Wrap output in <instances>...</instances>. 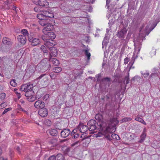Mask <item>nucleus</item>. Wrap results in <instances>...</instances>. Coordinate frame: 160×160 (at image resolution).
I'll list each match as a JSON object with an SVG mask.
<instances>
[{"label":"nucleus","mask_w":160,"mask_h":160,"mask_svg":"<svg viewBox=\"0 0 160 160\" xmlns=\"http://www.w3.org/2000/svg\"><path fill=\"white\" fill-rule=\"evenodd\" d=\"M50 67L51 65L49 62L43 59L38 64L36 69L39 72H44L48 69H50Z\"/></svg>","instance_id":"nucleus-1"},{"label":"nucleus","mask_w":160,"mask_h":160,"mask_svg":"<svg viewBox=\"0 0 160 160\" xmlns=\"http://www.w3.org/2000/svg\"><path fill=\"white\" fill-rule=\"evenodd\" d=\"M38 84L42 87H45L48 84V76L46 74H41L37 78Z\"/></svg>","instance_id":"nucleus-2"},{"label":"nucleus","mask_w":160,"mask_h":160,"mask_svg":"<svg viewBox=\"0 0 160 160\" xmlns=\"http://www.w3.org/2000/svg\"><path fill=\"white\" fill-rule=\"evenodd\" d=\"M145 36L142 33H140L138 37L136 39L134 40L135 49H138V51H140L141 47L139 46L142 43L143 39H144Z\"/></svg>","instance_id":"nucleus-3"},{"label":"nucleus","mask_w":160,"mask_h":160,"mask_svg":"<svg viewBox=\"0 0 160 160\" xmlns=\"http://www.w3.org/2000/svg\"><path fill=\"white\" fill-rule=\"evenodd\" d=\"M50 51V58L49 59V60H50L51 57L52 56L56 57L58 55V51L57 49L55 47H48Z\"/></svg>","instance_id":"nucleus-4"},{"label":"nucleus","mask_w":160,"mask_h":160,"mask_svg":"<svg viewBox=\"0 0 160 160\" xmlns=\"http://www.w3.org/2000/svg\"><path fill=\"white\" fill-rule=\"evenodd\" d=\"M127 32L126 29L124 28L123 29L118 32L117 36L119 38L123 39L125 37V36Z\"/></svg>","instance_id":"nucleus-5"},{"label":"nucleus","mask_w":160,"mask_h":160,"mask_svg":"<svg viewBox=\"0 0 160 160\" xmlns=\"http://www.w3.org/2000/svg\"><path fill=\"white\" fill-rule=\"evenodd\" d=\"M96 124H97V126L99 127L98 130L99 131H102L103 130L104 128H101L100 123H98L95 120H90L87 123L88 125L89 126L93 125H96Z\"/></svg>","instance_id":"nucleus-6"},{"label":"nucleus","mask_w":160,"mask_h":160,"mask_svg":"<svg viewBox=\"0 0 160 160\" xmlns=\"http://www.w3.org/2000/svg\"><path fill=\"white\" fill-rule=\"evenodd\" d=\"M70 133V130L68 128L63 129L61 132V136L63 138L67 137Z\"/></svg>","instance_id":"nucleus-7"},{"label":"nucleus","mask_w":160,"mask_h":160,"mask_svg":"<svg viewBox=\"0 0 160 160\" xmlns=\"http://www.w3.org/2000/svg\"><path fill=\"white\" fill-rule=\"evenodd\" d=\"M38 113L42 117H45L48 115V112L47 109L43 108L39 110Z\"/></svg>","instance_id":"nucleus-8"},{"label":"nucleus","mask_w":160,"mask_h":160,"mask_svg":"<svg viewBox=\"0 0 160 160\" xmlns=\"http://www.w3.org/2000/svg\"><path fill=\"white\" fill-rule=\"evenodd\" d=\"M77 128L80 129V131L84 133L86 132L88 129V128L86 125H84L83 124L79 123Z\"/></svg>","instance_id":"nucleus-9"},{"label":"nucleus","mask_w":160,"mask_h":160,"mask_svg":"<svg viewBox=\"0 0 160 160\" xmlns=\"http://www.w3.org/2000/svg\"><path fill=\"white\" fill-rule=\"evenodd\" d=\"M45 106V104L41 100H38L35 102L34 104L35 107L37 108H43Z\"/></svg>","instance_id":"nucleus-10"},{"label":"nucleus","mask_w":160,"mask_h":160,"mask_svg":"<svg viewBox=\"0 0 160 160\" xmlns=\"http://www.w3.org/2000/svg\"><path fill=\"white\" fill-rule=\"evenodd\" d=\"M63 158L62 155L61 154H59L56 156L54 155L50 156L48 160H62Z\"/></svg>","instance_id":"nucleus-11"},{"label":"nucleus","mask_w":160,"mask_h":160,"mask_svg":"<svg viewBox=\"0 0 160 160\" xmlns=\"http://www.w3.org/2000/svg\"><path fill=\"white\" fill-rule=\"evenodd\" d=\"M95 118L98 121V123H100L101 128H103L104 126L103 125V122L102 120V115L99 114H97L95 116Z\"/></svg>","instance_id":"nucleus-12"},{"label":"nucleus","mask_w":160,"mask_h":160,"mask_svg":"<svg viewBox=\"0 0 160 160\" xmlns=\"http://www.w3.org/2000/svg\"><path fill=\"white\" fill-rule=\"evenodd\" d=\"M46 26L42 30V32L44 34H46L48 32H51L53 28L52 26L50 23H48Z\"/></svg>","instance_id":"nucleus-13"},{"label":"nucleus","mask_w":160,"mask_h":160,"mask_svg":"<svg viewBox=\"0 0 160 160\" xmlns=\"http://www.w3.org/2000/svg\"><path fill=\"white\" fill-rule=\"evenodd\" d=\"M17 39L22 44H24L26 43V38L25 35H18L17 37Z\"/></svg>","instance_id":"nucleus-14"},{"label":"nucleus","mask_w":160,"mask_h":160,"mask_svg":"<svg viewBox=\"0 0 160 160\" xmlns=\"http://www.w3.org/2000/svg\"><path fill=\"white\" fill-rule=\"evenodd\" d=\"M119 123V121L116 118H112L110 119V124L114 128L116 127Z\"/></svg>","instance_id":"nucleus-15"},{"label":"nucleus","mask_w":160,"mask_h":160,"mask_svg":"<svg viewBox=\"0 0 160 160\" xmlns=\"http://www.w3.org/2000/svg\"><path fill=\"white\" fill-rule=\"evenodd\" d=\"M44 16H45L46 20L48 19L49 18H52L54 17L53 14L48 11H44Z\"/></svg>","instance_id":"nucleus-16"},{"label":"nucleus","mask_w":160,"mask_h":160,"mask_svg":"<svg viewBox=\"0 0 160 160\" xmlns=\"http://www.w3.org/2000/svg\"><path fill=\"white\" fill-rule=\"evenodd\" d=\"M38 5L42 7H47L48 2L46 0H39L38 2Z\"/></svg>","instance_id":"nucleus-17"},{"label":"nucleus","mask_w":160,"mask_h":160,"mask_svg":"<svg viewBox=\"0 0 160 160\" xmlns=\"http://www.w3.org/2000/svg\"><path fill=\"white\" fill-rule=\"evenodd\" d=\"M47 133L52 136H56L58 135V132L55 129H51L48 130Z\"/></svg>","instance_id":"nucleus-18"},{"label":"nucleus","mask_w":160,"mask_h":160,"mask_svg":"<svg viewBox=\"0 0 160 160\" xmlns=\"http://www.w3.org/2000/svg\"><path fill=\"white\" fill-rule=\"evenodd\" d=\"M130 81V79L129 78V73H128V75L127 76H126L125 77L124 79H122V81L120 82L121 86H122V84H126L125 85V87H126V85L128 84Z\"/></svg>","instance_id":"nucleus-19"},{"label":"nucleus","mask_w":160,"mask_h":160,"mask_svg":"<svg viewBox=\"0 0 160 160\" xmlns=\"http://www.w3.org/2000/svg\"><path fill=\"white\" fill-rule=\"evenodd\" d=\"M31 44L34 46H37L41 42L40 40L39 39L37 38H34L31 41Z\"/></svg>","instance_id":"nucleus-20"},{"label":"nucleus","mask_w":160,"mask_h":160,"mask_svg":"<svg viewBox=\"0 0 160 160\" xmlns=\"http://www.w3.org/2000/svg\"><path fill=\"white\" fill-rule=\"evenodd\" d=\"M45 35L47 36L48 38L51 39H54L56 37V35L54 33L52 32H48L46 34H44Z\"/></svg>","instance_id":"nucleus-21"},{"label":"nucleus","mask_w":160,"mask_h":160,"mask_svg":"<svg viewBox=\"0 0 160 160\" xmlns=\"http://www.w3.org/2000/svg\"><path fill=\"white\" fill-rule=\"evenodd\" d=\"M160 21V18H158L157 21H156V20L154 21L152 25V27H153L151 28L150 29L149 32H146V35H148L149 33L150 32L152 31L154 28L157 26V23Z\"/></svg>","instance_id":"nucleus-22"},{"label":"nucleus","mask_w":160,"mask_h":160,"mask_svg":"<svg viewBox=\"0 0 160 160\" xmlns=\"http://www.w3.org/2000/svg\"><path fill=\"white\" fill-rule=\"evenodd\" d=\"M10 40V39L9 38L5 37L3 38L2 42L5 44L11 45L12 44V43Z\"/></svg>","instance_id":"nucleus-23"},{"label":"nucleus","mask_w":160,"mask_h":160,"mask_svg":"<svg viewBox=\"0 0 160 160\" xmlns=\"http://www.w3.org/2000/svg\"><path fill=\"white\" fill-rule=\"evenodd\" d=\"M111 81V78L107 77L102 78L101 80V83L106 85L108 82L109 83Z\"/></svg>","instance_id":"nucleus-24"},{"label":"nucleus","mask_w":160,"mask_h":160,"mask_svg":"<svg viewBox=\"0 0 160 160\" xmlns=\"http://www.w3.org/2000/svg\"><path fill=\"white\" fill-rule=\"evenodd\" d=\"M41 49L44 53V56L46 58L48 56V51L46 47L44 45H42L41 47Z\"/></svg>","instance_id":"nucleus-25"},{"label":"nucleus","mask_w":160,"mask_h":160,"mask_svg":"<svg viewBox=\"0 0 160 160\" xmlns=\"http://www.w3.org/2000/svg\"><path fill=\"white\" fill-rule=\"evenodd\" d=\"M53 39L49 38L48 42H47L46 43H45L44 44L47 47L48 46H47L48 45H49L52 47L54 46L55 45V42H53Z\"/></svg>","instance_id":"nucleus-26"},{"label":"nucleus","mask_w":160,"mask_h":160,"mask_svg":"<svg viewBox=\"0 0 160 160\" xmlns=\"http://www.w3.org/2000/svg\"><path fill=\"white\" fill-rule=\"evenodd\" d=\"M34 92L32 90L25 91V96L28 98L31 96L33 95Z\"/></svg>","instance_id":"nucleus-27"},{"label":"nucleus","mask_w":160,"mask_h":160,"mask_svg":"<svg viewBox=\"0 0 160 160\" xmlns=\"http://www.w3.org/2000/svg\"><path fill=\"white\" fill-rule=\"evenodd\" d=\"M26 85L25 88L26 91H28L29 90H32V88L33 87V85L32 84H30V83H27L25 84Z\"/></svg>","instance_id":"nucleus-28"},{"label":"nucleus","mask_w":160,"mask_h":160,"mask_svg":"<svg viewBox=\"0 0 160 160\" xmlns=\"http://www.w3.org/2000/svg\"><path fill=\"white\" fill-rule=\"evenodd\" d=\"M37 17L38 19L41 20H46L45 16H44V12L42 13L38 14L37 15Z\"/></svg>","instance_id":"nucleus-29"},{"label":"nucleus","mask_w":160,"mask_h":160,"mask_svg":"<svg viewBox=\"0 0 160 160\" xmlns=\"http://www.w3.org/2000/svg\"><path fill=\"white\" fill-rule=\"evenodd\" d=\"M35 68L33 66H29L28 70L29 72L30 73L32 74L35 71Z\"/></svg>","instance_id":"nucleus-30"},{"label":"nucleus","mask_w":160,"mask_h":160,"mask_svg":"<svg viewBox=\"0 0 160 160\" xmlns=\"http://www.w3.org/2000/svg\"><path fill=\"white\" fill-rule=\"evenodd\" d=\"M62 70V68L59 67H55L53 69V72L56 73H58L60 72Z\"/></svg>","instance_id":"nucleus-31"},{"label":"nucleus","mask_w":160,"mask_h":160,"mask_svg":"<svg viewBox=\"0 0 160 160\" xmlns=\"http://www.w3.org/2000/svg\"><path fill=\"white\" fill-rule=\"evenodd\" d=\"M51 61L53 64L55 66H58L59 63V61L55 58H52Z\"/></svg>","instance_id":"nucleus-32"},{"label":"nucleus","mask_w":160,"mask_h":160,"mask_svg":"<svg viewBox=\"0 0 160 160\" xmlns=\"http://www.w3.org/2000/svg\"><path fill=\"white\" fill-rule=\"evenodd\" d=\"M146 136V134L144 133H142L141 136V138L140 140L139 141V142L140 143L142 142L145 140Z\"/></svg>","instance_id":"nucleus-33"},{"label":"nucleus","mask_w":160,"mask_h":160,"mask_svg":"<svg viewBox=\"0 0 160 160\" xmlns=\"http://www.w3.org/2000/svg\"><path fill=\"white\" fill-rule=\"evenodd\" d=\"M98 128L99 127L97 126V124H96V125H94L90 126L89 130L90 131H93L97 129H98Z\"/></svg>","instance_id":"nucleus-34"},{"label":"nucleus","mask_w":160,"mask_h":160,"mask_svg":"<svg viewBox=\"0 0 160 160\" xmlns=\"http://www.w3.org/2000/svg\"><path fill=\"white\" fill-rule=\"evenodd\" d=\"M108 42V37H105L104 38V40L103 41L102 43V48H103V47H104V46H106L107 45V43Z\"/></svg>","instance_id":"nucleus-35"},{"label":"nucleus","mask_w":160,"mask_h":160,"mask_svg":"<svg viewBox=\"0 0 160 160\" xmlns=\"http://www.w3.org/2000/svg\"><path fill=\"white\" fill-rule=\"evenodd\" d=\"M84 51H85V54L86 56L87 57L88 60H89L91 56L90 53L89 52L88 50L85 49Z\"/></svg>","instance_id":"nucleus-36"},{"label":"nucleus","mask_w":160,"mask_h":160,"mask_svg":"<svg viewBox=\"0 0 160 160\" xmlns=\"http://www.w3.org/2000/svg\"><path fill=\"white\" fill-rule=\"evenodd\" d=\"M135 120L137 121L141 122L144 125H146V123L145 122L144 120L141 118L137 117L135 118Z\"/></svg>","instance_id":"nucleus-37"},{"label":"nucleus","mask_w":160,"mask_h":160,"mask_svg":"<svg viewBox=\"0 0 160 160\" xmlns=\"http://www.w3.org/2000/svg\"><path fill=\"white\" fill-rule=\"evenodd\" d=\"M36 99V98H35V97H34L33 95L27 98V99L30 102L34 101L35 99Z\"/></svg>","instance_id":"nucleus-38"},{"label":"nucleus","mask_w":160,"mask_h":160,"mask_svg":"<svg viewBox=\"0 0 160 160\" xmlns=\"http://www.w3.org/2000/svg\"><path fill=\"white\" fill-rule=\"evenodd\" d=\"M45 20H41L39 22V24L42 26H46L48 23L45 21Z\"/></svg>","instance_id":"nucleus-39"},{"label":"nucleus","mask_w":160,"mask_h":160,"mask_svg":"<svg viewBox=\"0 0 160 160\" xmlns=\"http://www.w3.org/2000/svg\"><path fill=\"white\" fill-rule=\"evenodd\" d=\"M42 96L41 94H40V92H37L36 93V95L35 97L36 98V99H41V98H42Z\"/></svg>","instance_id":"nucleus-40"},{"label":"nucleus","mask_w":160,"mask_h":160,"mask_svg":"<svg viewBox=\"0 0 160 160\" xmlns=\"http://www.w3.org/2000/svg\"><path fill=\"white\" fill-rule=\"evenodd\" d=\"M10 84L11 86L13 87H15L17 85V83L16 82V80L15 79H12L10 82Z\"/></svg>","instance_id":"nucleus-41"},{"label":"nucleus","mask_w":160,"mask_h":160,"mask_svg":"<svg viewBox=\"0 0 160 160\" xmlns=\"http://www.w3.org/2000/svg\"><path fill=\"white\" fill-rule=\"evenodd\" d=\"M119 77H120L118 75H116L114 76V82H118Z\"/></svg>","instance_id":"nucleus-42"},{"label":"nucleus","mask_w":160,"mask_h":160,"mask_svg":"<svg viewBox=\"0 0 160 160\" xmlns=\"http://www.w3.org/2000/svg\"><path fill=\"white\" fill-rule=\"evenodd\" d=\"M42 38L43 40L45 41V43H46L47 42H48L49 38H48L47 36L45 37V36L42 35Z\"/></svg>","instance_id":"nucleus-43"},{"label":"nucleus","mask_w":160,"mask_h":160,"mask_svg":"<svg viewBox=\"0 0 160 160\" xmlns=\"http://www.w3.org/2000/svg\"><path fill=\"white\" fill-rule=\"evenodd\" d=\"M49 97V95L48 94H46L45 95L42 96V98H41V100H43L45 101L47 100Z\"/></svg>","instance_id":"nucleus-44"},{"label":"nucleus","mask_w":160,"mask_h":160,"mask_svg":"<svg viewBox=\"0 0 160 160\" xmlns=\"http://www.w3.org/2000/svg\"><path fill=\"white\" fill-rule=\"evenodd\" d=\"M45 123L46 125L48 126H50L52 124L51 121L48 119L45 120Z\"/></svg>","instance_id":"nucleus-45"},{"label":"nucleus","mask_w":160,"mask_h":160,"mask_svg":"<svg viewBox=\"0 0 160 160\" xmlns=\"http://www.w3.org/2000/svg\"><path fill=\"white\" fill-rule=\"evenodd\" d=\"M57 139L56 138L52 139L51 141V143L52 144L56 145L57 143Z\"/></svg>","instance_id":"nucleus-46"},{"label":"nucleus","mask_w":160,"mask_h":160,"mask_svg":"<svg viewBox=\"0 0 160 160\" xmlns=\"http://www.w3.org/2000/svg\"><path fill=\"white\" fill-rule=\"evenodd\" d=\"M78 128H77V129H74L71 132H70V134L71 136H73L76 134L77 131V129H78Z\"/></svg>","instance_id":"nucleus-47"},{"label":"nucleus","mask_w":160,"mask_h":160,"mask_svg":"<svg viewBox=\"0 0 160 160\" xmlns=\"http://www.w3.org/2000/svg\"><path fill=\"white\" fill-rule=\"evenodd\" d=\"M49 75L51 78L53 79H55L56 77L53 72L50 73Z\"/></svg>","instance_id":"nucleus-48"},{"label":"nucleus","mask_w":160,"mask_h":160,"mask_svg":"<svg viewBox=\"0 0 160 160\" xmlns=\"http://www.w3.org/2000/svg\"><path fill=\"white\" fill-rule=\"evenodd\" d=\"M132 120V118H126L122 119V122H126L128 121H131Z\"/></svg>","instance_id":"nucleus-49"},{"label":"nucleus","mask_w":160,"mask_h":160,"mask_svg":"<svg viewBox=\"0 0 160 160\" xmlns=\"http://www.w3.org/2000/svg\"><path fill=\"white\" fill-rule=\"evenodd\" d=\"M116 137H118V138H120L119 136L117 134L113 133L111 135V137L113 139H115V138H116Z\"/></svg>","instance_id":"nucleus-50"},{"label":"nucleus","mask_w":160,"mask_h":160,"mask_svg":"<svg viewBox=\"0 0 160 160\" xmlns=\"http://www.w3.org/2000/svg\"><path fill=\"white\" fill-rule=\"evenodd\" d=\"M11 109V108H8L6 109L3 112L2 114H4L7 112L8 111L10 110Z\"/></svg>","instance_id":"nucleus-51"},{"label":"nucleus","mask_w":160,"mask_h":160,"mask_svg":"<svg viewBox=\"0 0 160 160\" xmlns=\"http://www.w3.org/2000/svg\"><path fill=\"white\" fill-rule=\"evenodd\" d=\"M80 141L79 140H78V141L74 142V143H72V146H75L76 145H78V144H80Z\"/></svg>","instance_id":"nucleus-52"},{"label":"nucleus","mask_w":160,"mask_h":160,"mask_svg":"<svg viewBox=\"0 0 160 160\" xmlns=\"http://www.w3.org/2000/svg\"><path fill=\"white\" fill-rule=\"evenodd\" d=\"M26 85H22L21 87L20 88V90L21 91H25V92L26 90V88H25Z\"/></svg>","instance_id":"nucleus-53"},{"label":"nucleus","mask_w":160,"mask_h":160,"mask_svg":"<svg viewBox=\"0 0 160 160\" xmlns=\"http://www.w3.org/2000/svg\"><path fill=\"white\" fill-rule=\"evenodd\" d=\"M22 33L25 35H26L27 34H28V31L26 29H24L22 30Z\"/></svg>","instance_id":"nucleus-54"},{"label":"nucleus","mask_w":160,"mask_h":160,"mask_svg":"<svg viewBox=\"0 0 160 160\" xmlns=\"http://www.w3.org/2000/svg\"><path fill=\"white\" fill-rule=\"evenodd\" d=\"M124 63L125 64H127L128 63V62L129 61V58L128 57H127L125 58L124 59Z\"/></svg>","instance_id":"nucleus-55"},{"label":"nucleus","mask_w":160,"mask_h":160,"mask_svg":"<svg viewBox=\"0 0 160 160\" xmlns=\"http://www.w3.org/2000/svg\"><path fill=\"white\" fill-rule=\"evenodd\" d=\"M142 74L143 75L145 78L147 77H148L149 75V73L147 72L146 73H142Z\"/></svg>","instance_id":"nucleus-56"},{"label":"nucleus","mask_w":160,"mask_h":160,"mask_svg":"<svg viewBox=\"0 0 160 160\" xmlns=\"http://www.w3.org/2000/svg\"><path fill=\"white\" fill-rule=\"evenodd\" d=\"M133 62H130L129 63V64H128V67H129V70L131 68H134V67H132V65L133 64Z\"/></svg>","instance_id":"nucleus-57"},{"label":"nucleus","mask_w":160,"mask_h":160,"mask_svg":"<svg viewBox=\"0 0 160 160\" xmlns=\"http://www.w3.org/2000/svg\"><path fill=\"white\" fill-rule=\"evenodd\" d=\"M28 41L30 42H31V41L32 40H33V38L31 36H29L28 37Z\"/></svg>","instance_id":"nucleus-58"},{"label":"nucleus","mask_w":160,"mask_h":160,"mask_svg":"<svg viewBox=\"0 0 160 160\" xmlns=\"http://www.w3.org/2000/svg\"><path fill=\"white\" fill-rule=\"evenodd\" d=\"M110 2V0H106V6H107L108 8L109 7V4Z\"/></svg>","instance_id":"nucleus-59"},{"label":"nucleus","mask_w":160,"mask_h":160,"mask_svg":"<svg viewBox=\"0 0 160 160\" xmlns=\"http://www.w3.org/2000/svg\"><path fill=\"white\" fill-rule=\"evenodd\" d=\"M1 98L3 99H4L5 97V93H2L1 94Z\"/></svg>","instance_id":"nucleus-60"},{"label":"nucleus","mask_w":160,"mask_h":160,"mask_svg":"<svg viewBox=\"0 0 160 160\" xmlns=\"http://www.w3.org/2000/svg\"><path fill=\"white\" fill-rule=\"evenodd\" d=\"M79 135L78 133L75 134L73 136L74 138H78L79 137Z\"/></svg>","instance_id":"nucleus-61"},{"label":"nucleus","mask_w":160,"mask_h":160,"mask_svg":"<svg viewBox=\"0 0 160 160\" xmlns=\"http://www.w3.org/2000/svg\"><path fill=\"white\" fill-rule=\"evenodd\" d=\"M16 149L19 153L20 154L21 153V152L20 151V148L19 147H17L16 148Z\"/></svg>","instance_id":"nucleus-62"},{"label":"nucleus","mask_w":160,"mask_h":160,"mask_svg":"<svg viewBox=\"0 0 160 160\" xmlns=\"http://www.w3.org/2000/svg\"><path fill=\"white\" fill-rule=\"evenodd\" d=\"M34 10L36 12H38L39 11V10L38 8L37 7H36L34 8Z\"/></svg>","instance_id":"nucleus-63"},{"label":"nucleus","mask_w":160,"mask_h":160,"mask_svg":"<svg viewBox=\"0 0 160 160\" xmlns=\"http://www.w3.org/2000/svg\"><path fill=\"white\" fill-rule=\"evenodd\" d=\"M102 133L100 132H98V133L97 134V137H101L102 135Z\"/></svg>","instance_id":"nucleus-64"}]
</instances>
